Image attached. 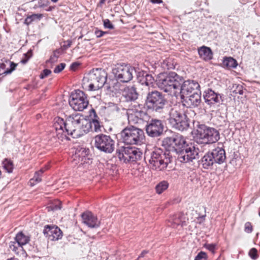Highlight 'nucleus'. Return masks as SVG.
I'll return each mask as SVG.
<instances>
[{"instance_id":"f257e3e1","label":"nucleus","mask_w":260,"mask_h":260,"mask_svg":"<svg viewBox=\"0 0 260 260\" xmlns=\"http://www.w3.org/2000/svg\"><path fill=\"white\" fill-rule=\"evenodd\" d=\"M54 126L56 137L61 141L68 140L69 135L76 138L88 133L92 129L94 132H98L100 129V125L97 119L86 118L79 114L70 116L66 122L63 118L56 117Z\"/></svg>"},{"instance_id":"f03ea898","label":"nucleus","mask_w":260,"mask_h":260,"mask_svg":"<svg viewBox=\"0 0 260 260\" xmlns=\"http://www.w3.org/2000/svg\"><path fill=\"white\" fill-rule=\"evenodd\" d=\"M156 82L158 87L165 92L177 96L179 94L183 79L176 73L171 72L158 74Z\"/></svg>"},{"instance_id":"7ed1b4c3","label":"nucleus","mask_w":260,"mask_h":260,"mask_svg":"<svg viewBox=\"0 0 260 260\" xmlns=\"http://www.w3.org/2000/svg\"><path fill=\"white\" fill-rule=\"evenodd\" d=\"M107 74L101 69L92 70L83 78L82 86L85 90L96 91L101 89L106 82Z\"/></svg>"},{"instance_id":"20e7f679","label":"nucleus","mask_w":260,"mask_h":260,"mask_svg":"<svg viewBox=\"0 0 260 260\" xmlns=\"http://www.w3.org/2000/svg\"><path fill=\"white\" fill-rule=\"evenodd\" d=\"M192 134L195 141L199 144H213L217 142L220 138L218 131L204 125L198 127Z\"/></svg>"},{"instance_id":"39448f33","label":"nucleus","mask_w":260,"mask_h":260,"mask_svg":"<svg viewBox=\"0 0 260 260\" xmlns=\"http://www.w3.org/2000/svg\"><path fill=\"white\" fill-rule=\"evenodd\" d=\"M170 162L169 158L160 148L154 149L149 160L150 169L156 171H164L167 168Z\"/></svg>"},{"instance_id":"423d86ee","label":"nucleus","mask_w":260,"mask_h":260,"mask_svg":"<svg viewBox=\"0 0 260 260\" xmlns=\"http://www.w3.org/2000/svg\"><path fill=\"white\" fill-rule=\"evenodd\" d=\"M121 137L123 142L127 144H137L144 138L143 131L134 126L126 127L121 132Z\"/></svg>"},{"instance_id":"0eeeda50","label":"nucleus","mask_w":260,"mask_h":260,"mask_svg":"<svg viewBox=\"0 0 260 260\" xmlns=\"http://www.w3.org/2000/svg\"><path fill=\"white\" fill-rule=\"evenodd\" d=\"M69 104L75 111H82L87 107L89 103L85 94L77 90L71 93Z\"/></svg>"},{"instance_id":"6e6552de","label":"nucleus","mask_w":260,"mask_h":260,"mask_svg":"<svg viewBox=\"0 0 260 260\" xmlns=\"http://www.w3.org/2000/svg\"><path fill=\"white\" fill-rule=\"evenodd\" d=\"M169 120L173 127L179 131L186 129L189 126L186 116L181 111L175 109L171 110Z\"/></svg>"},{"instance_id":"1a4fd4ad","label":"nucleus","mask_w":260,"mask_h":260,"mask_svg":"<svg viewBox=\"0 0 260 260\" xmlns=\"http://www.w3.org/2000/svg\"><path fill=\"white\" fill-rule=\"evenodd\" d=\"M134 69L128 64H119L116 66L112 70L114 77L122 82H128L133 77Z\"/></svg>"},{"instance_id":"9d476101","label":"nucleus","mask_w":260,"mask_h":260,"mask_svg":"<svg viewBox=\"0 0 260 260\" xmlns=\"http://www.w3.org/2000/svg\"><path fill=\"white\" fill-rule=\"evenodd\" d=\"M165 104V100L159 92L154 91L148 94L146 101L148 108L157 111L162 109Z\"/></svg>"},{"instance_id":"9b49d317","label":"nucleus","mask_w":260,"mask_h":260,"mask_svg":"<svg viewBox=\"0 0 260 260\" xmlns=\"http://www.w3.org/2000/svg\"><path fill=\"white\" fill-rule=\"evenodd\" d=\"M118 156L121 161L124 162L136 161L140 159L142 152L137 148L127 147L121 150Z\"/></svg>"},{"instance_id":"f8f14e48","label":"nucleus","mask_w":260,"mask_h":260,"mask_svg":"<svg viewBox=\"0 0 260 260\" xmlns=\"http://www.w3.org/2000/svg\"><path fill=\"white\" fill-rule=\"evenodd\" d=\"M94 140L95 146L99 150L108 153L113 151L114 143L109 136L98 135L95 137Z\"/></svg>"},{"instance_id":"ddd939ff","label":"nucleus","mask_w":260,"mask_h":260,"mask_svg":"<svg viewBox=\"0 0 260 260\" xmlns=\"http://www.w3.org/2000/svg\"><path fill=\"white\" fill-rule=\"evenodd\" d=\"M199 92H201L200 87L197 82L187 80L183 81L180 85L179 94H180L181 98Z\"/></svg>"},{"instance_id":"4468645a","label":"nucleus","mask_w":260,"mask_h":260,"mask_svg":"<svg viewBox=\"0 0 260 260\" xmlns=\"http://www.w3.org/2000/svg\"><path fill=\"white\" fill-rule=\"evenodd\" d=\"M74 161L76 165L89 164L91 162L89 156V150L81 148L74 155Z\"/></svg>"},{"instance_id":"2eb2a0df","label":"nucleus","mask_w":260,"mask_h":260,"mask_svg":"<svg viewBox=\"0 0 260 260\" xmlns=\"http://www.w3.org/2000/svg\"><path fill=\"white\" fill-rule=\"evenodd\" d=\"M198 156V150L194 146L188 147L187 146L184 151L181 153L180 160L181 162H188L196 159Z\"/></svg>"},{"instance_id":"dca6fc26","label":"nucleus","mask_w":260,"mask_h":260,"mask_svg":"<svg viewBox=\"0 0 260 260\" xmlns=\"http://www.w3.org/2000/svg\"><path fill=\"white\" fill-rule=\"evenodd\" d=\"M43 233L51 241L58 240L62 237V233L57 226L47 225L45 226Z\"/></svg>"},{"instance_id":"f3484780","label":"nucleus","mask_w":260,"mask_h":260,"mask_svg":"<svg viewBox=\"0 0 260 260\" xmlns=\"http://www.w3.org/2000/svg\"><path fill=\"white\" fill-rule=\"evenodd\" d=\"M163 132V125L159 120H154L146 127V132L151 137H157Z\"/></svg>"},{"instance_id":"a211bd4d","label":"nucleus","mask_w":260,"mask_h":260,"mask_svg":"<svg viewBox=\"0 0 260 260\" xmlns=\"http://www.w3.org/2000/svg\"><path fill=\"white\" fill-rule=\"evenodd\" d=\"M204 99L205 103L210 107H214L219 104L221 100V96L215 93L211 89H207L204 92Z\"/></svg>"},{"instance_id":"6ab92c4d","label":"nucleus","mask_w":260,"mask_h":260,"mask_svg":"<svg viewBox=\"0 0 260 260\" xmlns=\"http://www.w3.org/2000/svg\"><path fill=\"white\" fill-rule=\"evenodd\" d=\"M82 217L83 223L90 228H96L100 225V221L91 213H83Z\"/></svg>"},{"instance_id":"aec40b11","label":"nucleus","mask_w":260,"mask_h":260,"mask_svg":"<svg viewBox=\"0 0 260 260\" xmlns=\"http://www.w3.org/2000/svg\"><path fill=\"white\" fill-rule=\"evenodd\" d=\"M201 92H199L181 97V99L184 100L188 106L196 107L201 103Z\"/></svg>"},{"instance_id":"412c9836","label":"nucleus","mask_w":260,"mask_h":260,"mask_svg":"<svg viewBox=\"0 0 260 260\" xmlns=\"http://www.w3.org/2000/svg\"><path fill=\"white\" fill-rule=\"evenodd\" d=\"M210 153L213 156V159L215 163L221 164L225 161L226 159L225 152L222 148H216Z\"/></svg>"},{"instance_id":"4be33fe9","label":"nucleus","mask_w":260,"mask_h":260,"mask_svg":"<svg viewBox=\"0 0 260 260\" xmlns=\"http://www.w3.org/2000/svg\"><path fill=\"white\" fill-rule=\"evenodd\" d=\"M174 151L177 153H181L188 146L186 144L185 140L181 136H176L174 137Z\"/></svg>"},{"instance_id":"5701e85b","label":"nucleus","mask_w":260,"mask_h":260,"mask_svg":"<svg viewBox=\"0 0 260 260\" xmlns=\"http://www.w3.org/2000/svg\"><path fill=\"white\" fill-rule=\"evenodd\" d=\"M138 79L142 85H145L149 88L153 86L154 80L151 75L144 72L140 73Z\"/></svg>"},{"instance_id":"b1692460","label":"nucleus","mask_w":260,"mask_h":260,"mask_svg":"<svg viewBox=\"0 0 260 260\" xmlns=\"http://www.w3.org/2000/svg\"><path fill=\"white\" fill-rule=\"evenodd\" d=\"M199 55L202 59L208 61L213 58V53L211 49L208 47L203 46L198 49Z\"/></svg>"},{"instance_id":"393cba45","label":"nucleus","mask_w":260,"mask_h":260,"mask_svg":"<svg viewBox=\"0 0 260 260\" xmlns=\"http://www.w3.org/2000/svg\"><path fill=\"white\" fill-rule=\"evenodd\" d=\"M123 95L126 100L131 101L137 98V93L134 87H126L124 89Z\"/></svg>"},{"instance_id":"a878e982","label":"nucleus","mask_w":260,"mask_h":260,"mask_svg":"<svg viewBox=\"0 0 260 260\" xmlns=\"http://www.w3.org/2000/svg\"><path fill=\"white\" fill-rule=\"evenodd\" d=\"M202 163L205 169H208L211 167L214 162L213 156L210 152L206 153L202 159Z\"/></svg>"},{"instance_id":"bb28decb","label":"nucleus","mask_w":260,"mask_h":260,"mask_svg":"<svg viewBox=\"0 0 260 260\" xmlns=\"http://www.w3.org/2000/svg\"><path fill=\"white\" fill-rule=\"evenodd\" d=\"M223 66L227 68H236L238 66V63L236 59L232 57H224L222 61Z\"/></svg>"},{"instance_id":"cd10ccee","label":"nucleus","mask_w":260,"mask_h":260,"mask_svg":"<svg viewBox=\"0 0 260 260\" xmlns=\"http://www.w3.org/2000/svg\"><path fill=\"white\" fill-rule=\"evenodd\" d=\"M15 240L18 245L22 246L27 244L29 241V238L22 232L19 233L15 237Z\"/></svg>"},{"instance_id":"c85d7f7f","label":"nucleus","mask_w":260,"mask_h":260,"mask_svg":"<svg viewBox=\"0 0 260 260\" xmlns=\"http://www.w3.org/2000/svg\"><path fill=\"white\" fill-rule=\"evenodd\" d=\"M43 16L42 14H33L28 16L25 19L24 24L29 25L34 22L40 21Z\"/></svg>"},{"instance_id":"c756f323","label":"nucleus","mask_w":260,"mask_h":260,"mask_svg":"<svg viewBox=\"0 0 260 260\" xmlns=\"http://www.w3.org/2000/svg\"><path fill=\"white\" fill-rule=\"evenodd\" d=\"M174 137H167L162 141V146L170 151L174 149Z\"/></svg>"},{"instance_id":"7c9ffc66","label":"nucleus","mask_w":260,"mask_h":260,"mask_svg":"<svg viewBox=\"0 0 260 260\" xmlns=\"http://www.w3.org/2000/svg\"><path fill=\"white\" fill-rule=\"evenodd\" d=\"M145 115V113L141 111H136L133 113L128 114V119L134 121L135 122H139V120L143 118V116Z\"/></svg>"},{"instance_id":"2f4dec72","label":"nucleus","mask_w":260,"mask_h":260,"mask_svg":"<svg viewBox=\"0 0 260 260\" xmlns=\"http://www.w3.org/2000/svg\"><path fill=\"white\" fill-rule=\"evenodd\" d=\"M11 249L18 255H25V252L23 247L18 244L14 242L12 243L10 245Z\"/></svg>"},{"instance_id":"473e14b6","label":"nucleus","mask_w":260,"mask_h":260,"mask_svg":"<svg viewBox=\"0 0 260 260\" xmlns=\"http://www.w3.org/2000/svg\"><path fill=\"white\" fill-rule=\"evenodd\" d=\"M169 186V183L167 181H162L159 183L156 186V192L158 194L161 193L166 190Z\"/></svg>"},{"instance_id":"72a5a7b5","label":"nucleus","mask_w":260,"mask_h":260,"mask_svg":"<svg viewBox=\"0 0 260 260\" xmlns=\"http://www.w3.org/2000/svg\"><path fill=\"white\" fill-rule=\"evenodd\" d=\"M3 167L9 173H11L13 170V164L11 160L5 159L3 162Z\"/></svg>"},{"instance_id":"f704fd0d","label":"nucleus","mask_w":260,"mask_h":260,"mask_svg":"<svg viewBox=\"0 0 260 260\" xmlns=\"http://www.w3.org/2000/svg\"><path fill=\"white\" fill-rule=\"evenodd\" d=\"M42 170H40V172L36 173L34 178L30 180L29 183L30 186H33L41 181L40 174H42Z\"/></svg>"},{"instance_id":"c9c22d12","label":"nucleus","mask_w":260,"mask_h":260,"mask_svg":"<svg viewBox=\"0 0 260 260\" xmlns=\"http://www.w3.org/2000/svg\"><path fill=\"white\" fill-rule=\"evenodd\" d=\"M232 92L235 95H242L243 94V86L240 84H234L232 88Z\"/></svg>"},{"instance_id":"e433bc0d","label":"nucleus","mask_w":260,"mask_h":260,"mask_svg":"<svg viewBox=\"0 0 260 260\" xmlns=\"http://www.w3.org/2000/svg\"><path fill=\"white\" fill-rule=\"evenodd\" d=\"M207 253L205 252L201 251L195 257L194 260H207Z\"/></svg>"},{"instance_id":"4c0bfd02","label":"nucleus","mask_w":260,"mask_h":260,"mask_svg":"<svg viewBox=\"0 0 260 260\" xmlns=\"http://www.w3.org/2000/svg\"><path fill=\"white\" fill-rule=\"evenodd\" d=\"M249 255L253 259H256L257 257L256 249L254 248L251 249L249 252Z\"/></svg>"},{"instance_id":"58836bf2","label":"nucleus","mask_w":260,"mask_h":260,"mask_svg":"<svg viewBox=\"0 0 260 260\" xmlns=\"http://www.w3.org/2000/svg\"><path fill=\"white\" fill-rule=\"evenodd\" d=\"M66 66V64L64 63H61L59 65L57 66L54 70V73H59L61 72L64 68Z\"/></svg>"},{"instance_id":"ea45409f","label":"nucleus","mask_w":260,"mask_h":260,"mask_svg":"<svg viewBox=\"0 0 260 260\" xmlns=\"http://www.w3.org/2000/svg\"><path fill=\"white\" fill-rule=\"evenodd\" d=\"M104 26L105 28L112 29L114 28L113 25L111 23L110 20L108 19L103 20Z\"/></svg>"},{"instance_id":"a19ab883","label":"nucleus","mask_w":260,"mask_h":260,"mask_svg":"<svg viewBox=\"0 0 260 260\" xmlns=\"http://www.w3.org/2000/svg\"><path fill=\"white\" fill-rule=\"evenodd\" d=\"M17 66V64L14 62H11L10 64V69L5 71L4 74L5 75L11 74L13 71L15 70Z\"/></svg>"},{"instance_id":"79ce46f5","label":"nucleus","mask_w":260,"mask_h":260,"mask_svg":"<svg viewBox=\"0 0 260 260\" xmlns=\"http://www.w3.org/2000/svg\"><path fill=\"white\" fill-rule=\"evenodd\" d=\"M244 227H245L244 230H245V232H246L247 233H250L252 232V226L250 222H247L245 223Z\"/></svg>"},{"instance_id":"37998d69","label":"nucleus","mask_w":260,"mask_h":260,"mask_svg":"<svg viewBox=\"0 0 260 260\" xmlns=\"http://www.w3.org/2000/svg\"><path fill=\"white\" fill-rule=\"evenodd\" d=\"M51 71L50 70L48 69H45L43 70V73L40 74V77L41 79H44L51 74Z\"/></svg>"},{"instance_id":"c03bdc74","label":"nucleus","mask_w":260,"mask_h":260,"mask_svg":"<svg viewBox=\"0 0 260 260\" xmlns=\"http://www.w3.org/2000/svg\"><path fill=\"white\" fill-rule=\"evenodd\" d=\"M164 66L166 65V66H164V68L167 69H172L174 68L173 64H172L170 62L169 59H167L164 61Z\"/></svg>"},{"instance_id":"a18cd8bd","label":"nucleus","mask_w":260,"mask_h":260,"mask_svg":"<svg viewBox=\"0 0 260 260\" xmlns=\"http://www.w3.org/2000/svg\"><path fill=\"white\" fill-rule=\"evenodd\" d=\"M204 246L208 250L212 251L213 253H214V250L215 249L216 245L214 244H205Z\"/></svg>"},{"instance_id":"49530a36","label":"nucleus","mask_w":260,"mask_h":260,"mask_svg":"<svg viewBox=\"0 0 260 260\" xmlns=\"http://www.w3.org/2000/svg\"><path fill=\"white\" fill-rule=\"evenodd\" d=\"M72 43V42L71 40H68L67 42H64V44L62 46V48L64 50H66L71 46Z\"/></svg>"},{"instance_id":"de8ad7c7","label":"nucleus","mask_w":260,"mask_h":260,"mask_svg":"<svg viewBox=\"0 0 260 260\" xmlns=\"http://www.w3.org/2000/svg\"><path fill=\"white\" fill-rule=\"evenodd\" d=\"M57 58L58 56L55 54H54V55L51 56L50 59L48 60V62L55 63L57 61Z\"/></svg>"},{"instance_id":"09e8293b","label":"nucleus","mask_w":260,"mask_h":260,"mask_svg":"<svg viewBox=\"0 0 260 260\" xmlns=\"http://www.w3.org/2000/svg\"><path fill=\"white\" fill-rule=\"evenodd\" d=\"M105 34V32L100 30H96L95 31V34L98 38L102 37Z\"/></svg>"},{"instance_id":"8fccbe9b","label":"nucleus","mask_w":260,"mask_h":260,"mask_svg":"<svg viewBox=\"0 0 260 260\" xmlns=\"http://www.w3.org/2000/svg\"><path fill=\"white\" fill-rule=\"evenodd\" d=\"M169 222H170L172 224V226L173 228H176L177 226L179 225V223L177 221L176 219L175 220H173L172 221H170L169 220Z\"/></svg>"},{"instance_id":"3c124183","label":"nucleus","mask_w":260,"mask_h":260,"mask_svg":"<svg viewBox=\"0 0 260 260\" xmlns=\"http://www.w3.org/2000/svg\"><path fill=\"white\" fill-rule=\"evenodd\" d=\"M60 208H61L60 203H58L57 205H55L54 207H53L52 208V210H55L60 209Z\"/></svg>"},{"instance_id":"603ef678","label":"nucleus","mask_w":260,"mask_h":260,"mask_svg":"<svg viewBox=\"0 0 260 260\" xmlns=\"http://www.w3.org/2000/svg\"><path fill=\"white\" fill-rule=\"evenodd\" d=\"M151 2L154 4H160L162 3L161 0H151Z\"/></svg>"},{"instance_id":"864d4df0","label":"nucleus","mask_w":260,"mask_h":260,"mask_svg":"<svg viewBox=\"0 0 260 260\" xmlns=\"http://www.w3.org/2000/svg\"><path fill=\"white\" fill-rule=\"evenodd\" d=\"M147 253V251H143L141 253V255H140V256H143L145 254H146Z\"/></svg>"},{"instance_id":"5fc2aeb1","label":"nucleus","mask_w":260,"mask_h":260,"mask_svg":"<svg viewBox=\"0 0 260 260\" xmlns=\"http://www.w3.org/2000/svg\"><path fill=\"white\" fill-rule=\"evenodd\" d=\"M51 1L53 3H56V2L58 1V0H51Z\"/></svg>"},{"instance_id":"6e6d98bb","label":"nucleus","mask_w":260,"mask_h":260,"mask_svg":"<svg viewBox=\"0 0 260 260\" xmlns=\"http://www.w3.org/2000/svg\"><path fill=\"white\" fill-rule=\"evenodd\" d=\"M104 1H105V0H101V4L104 3Z\"/></svg>"},{"instance_id":"4d7b16f0","label":"nucleus","mask_w":260,"mask_h":260,"mask_svg":"<svg viewBox=\"0 0 260 260\" xmlns=\"http://www.w3.org/2000/svg\"><path fill=\"white\" fill-rule=\"evenodd\" d=\"M21 62H22V63H25L26 62V61H25V60H22V61H21Z\"/></svg>"},{"instance_id":"13d9d810","label":"nucleus","mask_w":260,"mask_h":260,"mask_svg":"<svg viewBox=\"0 0 260 260\" xmlns=\"http://www.w3.org/2000/svg\"><path fill=\"white\" fill-rule=\"evenodd\" d=\"M1 176H2V173H1V171H0V178H1Z\"/></svg>"},{"instance_id":"bf43d9fd","label":"nucleus","mask_w":260,"mask_h":260,"mask_svg":"<svg viewBox=\"0 0 260 260\" xmlns=\"http://www.w3.org/2000/svg\"><path fill=\"white\" fill-rule=\"evenodd\" d=\"M9 260H17V259L11 258V259H9Z\"/></svg>"},{"instance_id":"052dcab7","label":"nucleus","mask_w":260,"mask_h":260,"mask_svg":"<svg viewBox=\"0 0 260 260\" xmlns=\"http://www.w3.org/2000/svg\"><path fill=\"white\" fill-rule=\"evenodd\" d=\"M259 216H260V212L259 213Z\"/></svg>"}]
</instances>
